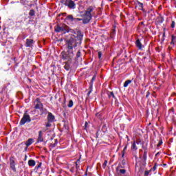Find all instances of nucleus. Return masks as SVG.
Returning <instances> with one entry per match:
<instances>
[{
    "label": "nucleus",
    "mask_w": 176,
    "mask_h": 176,
    "mask_svg": "<svg viewBox=\"0 0 176 176\" xmlns=\"http://www.w3.org/2000/svg\"><path fill=\"white\" fill-rule=\"evenodd\" d=\"M28 150V146H26V147H25V152H27Z\"/></svg>",
    "instance_id": "3c124183"
},
{
    "label": "nucleus",
    "mask_w": 176,
    "mask_h": 176,
    "mask_svg": "<svg viewBox=\"0 0 176 176\" xmlns=\"http://www.w3.org/2000/svg\"><path fill=\"white\" fill-rule=\"evenodd\" d=\"M159 155H160V152H157V153L155 154V157L159 156Z\"/></svg>",
    "instance_id": "603ef678"
},
{
    "label": "nucleus",
    "mask_w": 176,
    "mask_h": 176,
    "mask_svg": "<svg viewBox=\"0 0 176 176\" xmlns=\"http://www.w3.org/2000/svg\"><path fill=\"white\" fill-rule=\"evenodd\" d=\"M157 167V163H155V164H154V166H153V168H151L150 170H151V171H155Z\"/></svg>",
    "instance_id": "473e14b6"
},
{
    "label": "nucleus",
    "mask_w": 176,
    "mask_h": 176,
    "mask_svg": "<svg viewBox=\"0 0 176 176\" xmlns=\"http://www.w3.org/2000/svg\"><path fill=\"white\" fill-rule=\"evenodd\" d=\"M98 58H99V60H102V52H98Z\"/></svg>",
    "instance_id": "7c9ffc66"
},
{
    "label": "nucleus",
    "mask_w": 176,
    "mask_h": 176,
    "mask_svg": "<svg viewBox=\"0 0 176 176\" xmlns=\"http://www.w3.org/2000/svg\"><path fill=\"white\" fill-rule=\"evenodd\" d=\"M33 143H34V139L30 138L28 140V141H26V142L25 143V145H26V146H30V145H32Z\"/></svg>",
    "instance_id": "6ab92c4d"
},
{
    "label": "nucleus",
    "mask_w": 176,
    "mask_h": 176,
    "mask_svg": "<svg viewBox=\"0 0 176 176\" xmlns=\"http://www.w3.org/2000/svg\"><path fill=\"white\" fill-rule=\"evenodd\" d=\"M28 164L30 167H34L35 164H36V162L34 160H30L28 162Z\"/></svg>",
    "instance_id": "f3484780"
},
{
    "label": "nucleus",
    "mask_w": 176,
    "mask_h": 176,
    "mask_svg": "<svg viewBox=\"0 0 176 176\" xmlns=\"http://www.w3.org/2000/svg\"><path fill=\"white\" fill-rule=\"evenodd\" d=\"M140 159H142V155H140Z\"/></svg>",
    "instance_id": "6e6d98bb"
},
{
    "label": "nucleus",
    "mask_w": 176,
    "mask_h": 176,
    "mask_svg": "<svg viewBox=\"0 0 176 176\" xmlns=\"http://www.w3.org/2000/svg\"><path fill=\"white\" fill-rule=\"evenodd\" d=\"M80 32V30L76 31L75 30L72 29L68 25L63 24L62 25H57L55 28V32H63V34L70 33V34H75L78 36V32Z\"/></svg>",
    "instance_id": "f03ea898"
},
{
    "label": "nucleus",
    "mask_w": 176,
    "mask_h": 176,
    "mask_svg": "<svg viewBox=\"0 0 176 176\" xmlns=\"http://www.w3.org/2000/svg\"><path fill=\"white\" fill-rule=\"evenodd\" d=\"M143 149H144V154L142 156V162L144 166H146V159L148 158V148L146 147H142Z\"/></svg>",
    "instance_id": "0eeeda50"
},
{
    "label": "nucleus",
    "mask_w": 176,
    "mask_h": 176,
    "mask_svg": "<svg viewBox=\"0 0 176 176\" xmlns=\"http://www.w3.org/2000/svg\"><path fill=\"white\" fill-rule=\"evenodd\" d=\"M87 126H89V123H87V122H85V129H87Z\"/></svg>",
    "instance_id": "de8ad7c7"
},
{
    "label": "nucleus",
    "mask_w": 176,
    "mask_h": 176,
    "mask_svg": "<svg viewBox=\"0 0 176 176\" xmlns=\"http://www.w3.org/2000/svg\"><path fill=\"white\" fill-rule=\"evenodd\" d=\"M109 2H112L113 0H109Z\"/></svg>",
    "instance_id": "bf43d9fd"
},
{
    "label": "nucleus",
    "mask_w": 176,
    "mask_h": 176,
    "mask_svg": "<svg viewBox=\"0 0 176 176\" xmlns=\"http://www.w3.org/2000/svg\"><path fill=\"white\" fill-rule=\"evenodd\" d=\"M37 142H43V138L42 137V131H38V136L37 138Z\"/></svg>",
    "instance_id": "2eb2a0df"
},
{
    "label": "nucleus",
    "mask_w": 176,
    "mask_h": 176,
    "mask_svg": "<svg viewBox=\"0 0 176 176\" xmlns=\"http://www.w3.org/2000/svg\"><path fill=\"white\" fill-rule=\"evenodd\" d=\"M107 96L110 100H111V98H113L114 100H116V96H115V94H113V91H108Z\"/></svg>",
    "instance_id": "dca6fc26"
},
{
    "label": "nucleus",
    "mask_w": 176,
    "mask_h": 176,
    "mask_svg": "<svg viewBox=\"0 0 176 176\" xmlns=\"http://www.w3.org/2000/svg\"><path fill=\"white\" fill-rule=\"evenodd\" d=\"M85 175H87V173H85Z\"/></svg>",
    "instance_id": "e2e57ef3"
},
{
    "label": "nucleus",
    "mask_w": 176,
    "mask_h": 176,
    "mask_svg": "<svg viewBox=\"0 0 176 176\" xmlns=\"http://www.w3.org/2000/svg\"><path fill=\"white\" fill-rule=\"evenodd\" d=\"M140 24H142V25H145L144 24V22H141Z\"/></svg>",
    "instance_id": "5fc2aeb1"
},
{
    "label": "nucleus",
    "mask_w": 176,
    "mask_h": 176,
    "mask_svg": "<svg viewBox=\"0 0 176 176\" xmlns=\"http://www.w3.org/2000/svg\"><path fill=\"white\" fill-rule=\"evenodd\" d=\"M138 5L139 6V10H142V12H145V10H144V3L138 1Z\"/></svg>",
    "instance_id": "412c9836"
},
{
    "label": "nucleus",
    "mask_w": 176,
    "mask_h": 176,
    "mask_svg": "<svg viewBox=\"0 0 176 176\" xmlns=\"http://www.w3.org/2000/svg\"><path fill=\"white\" fill-rule=\"evenodd\" d=\"M93 91V87L91 88V87H89V91H88V93L87 94V95L88 96H90V94H91V92Z\"/></svg>",
    "instance_id": "58836bf2"
},
{
    "label": "nucleus",
    "mask_w": 176,
    "mask_h": 176,
    "mask_svg": "<svg viewBox=\"0 0 176 176\" xmlns=\"http://www.w3.org/2000/svg\"><path fill=\"white\" fill-rule=\"evenodd\" d=\"M119 173H120V174H122L123 175H124V174H126V170L125 169H120Z\"/></svg>",
    "instance_id": "c9c22d12"
},
{
    "label": "nucleus",
    "mask_w": 176,
    "mask_h": 176,
    "mask_svg": "<svg viewBox=\"0 0 176 176\" xmlns=\"http://www.w3.org/2000/svg\"><path fill=\"white\" fill-rule=\"evenodd\" d=\"M34 43H35L34 39L27 38L25 46V47H31L32 49L34 47Z\"/></svg>",
    "instance_id": "9d476101"
},
{
    "label": "nucleus",
    "mask_w": 176,
    "mask_h": 176,
    "mask_svg": "<svg viewBox=\"0 0 176 176\" xmlns=\"http://www.w3.org/2000/svg\"><path fill=\"white\" fill-rule=\"evenodd\" d=\"M162 144H163V140L161 139L158 144H157V146L159 148V146H160Z\"/></svg>",
    "instance_id": "37998d69"
},
{
    "label": "nucleus",
    "mask_w": 176,
    "mask_h": 176,
    "mask_svg": "<svg viewBox=\"0 0 176 176\" xmlns=\"http://www.w3.org/2000/svg\"><path fill=\"white\" fill-rule=\"evenodd\" d=\"M68 2V0H60V3H63V5H65V6H66L67 3Z\"/></svg>",
    "instance_id": "e433bc0d"
},
{
    "label": "nucleus",
    "mask_w": 176,
    "mask_h": 176,
    "mask_svg": "<svg viewBox=\"0 0 176 176\" xmlns=\"http://www.w3.org/2000/svg\"><path fill=\"white\" fill-rule=\"evenodd\" d=\"M135 46L136 47H138V49H139V50H142V47H144V46L142 45V43H141V40H140V38H138L136 40Z\"/></svg>",
    "instance_id": "ddd939ff"
},
{
    "label": "nucleus",
    "mask_w": 176,
    "mask_h": 176,
    "mask_svg": "<svg viewBox=\"0 0 176 176\" xmlns=\"http://www.w3.org/2000/svg\"><path fill=\"white\" fill-rule=\"evenodd\" d=\"M107 164H108V161L107 160H104V162L102 164L103 168H105V167H107Z\"/></svg>",
    "instance_id": "ea45409f"
},
{
    "label": "nucleus",
    "mask_w": 176,
    "mask_h": 176,
    "mask_svg": "<svg viewBox=\"0 0 176 176\" xmlns=\"http://www.w3.org/2000/svg\"><path fill=\"white\" fill-rule=\"evenodd\" d=\"M81 57H82V51L79 50L76 54L75 60L78 61V60H79Z\"/></svg>",
    "instance_id": "4468645a"
},
{
    "label": "nucleus",
    "mask_w": 176,
    "mask_h": 176,
    "mask_svg": "<svg viewBox=\"0 0 176 176\" xmlns=\"http://www.w3.org/2000/svg\"><path fill=\"white\" fill-rule=\"evenodd\" d=\"M54 119H56V117H54V115L51 112H48V116L47 117V122H54Z\"/></svg>",
    "instance_id": "f8f14e48"
},
{
    "label": "nucleus",
    "mask_w": 176,
    "mask_h": 176,
    "mask_svg": "<svg viewBox=\"0 0 176 176\" xmlns=\"http://www.w3.org/2000/svg\"><path fill=\"white\" fill-rule=\"evenodd\" d=\"M24 144L21 143V144H19V146H20V145H23Z\"/></svg>",
    "instance_id": "4d7b16f0"
},
{
    "label": "nucleus",
    "mask_w": 176,
    "mask_h": 176,
    "mask_svg": "<svg viewBox=\"0 0 176 176\" xmlns=\"http://www.w3.org/2000/svg\"><path fill=\"white\" fill-rule=\"evenodd\" d=\"M137 144L138 145V142L134 141L131 146L132 151H137V149H138V147H137Z\"/></svg>",
    "instance_id": "a211bd4d"
},
{
    "label": "nucleus",
    "mask_w": 176,
    "mask_h": 176,
    "mask_svg": "<svg viewBox=\"0 0 176 176\" xmlns=\"http://www.w3.org/2000/svg\"><path fill=\"white\" fill-rule=\"evenodd\" d=\"M60 16H67V12L60 14Z\"/></svg>",
    "instance_id": "09e8293b"
},
{
    "label": "nucleus",
    "mask_w": 176,
    "mask_h": 176,
    "mask_svg": "<svg viewBox=\"0 0 176 176\" xmlns=\"http://www.w3.org/2000/svg\"><path fill=\"white\" fill-rule=\"evenodd\" d=\"M93 12H94V8L89 6L83 14V24H89L90 20L93 19Z\"/></svg>",
    "instance_id": "7ed1b4c3"
},
{
    "label": "nucleus",
    "mask_w": 176,
    "mask_h": 176,
    "mask_svg": "<svg viewBox=\"0 0 176 176\" xmlns=\"http://www.w3.org/2000/svg\"><path fill=\"white\" fill-rule=\"evenodd\" d=\"M26 123H31V117L28 113H25L19 122V124L20 126H24V124Z\"/></svg>",
    "instance_id": "20e7f679"
},
{
    "label": "nucleus",
    "mask_w": 176,
    "mask_h": 176,
    "mask_svg": "<svg viewBox=\"0 0 176 176\" xmlns=\"http://www.w3.org/2000/svg\"><path fill=\"white\" fill-rule=\"evenodd\" d=\"M149 96H151V92H149V91H148L146 92V98H149Z\"/></svg>",
    "instance_id": "a18cd8bd"
},
{
    "label": "nucleus",
    "mask_w": 176,
    "mask_h": 176,
    "mask_svg": "<svg viewBox=\"0 0 176 176\" xmlns=\"http://www.w3.org/2000/svg\"><path fill=\"white\" fill-rule=\"evenodd\" d=\"M100 115H101V114L99 113H98L96 114V116H100Z\"/></svg>",
    "instance_id": "864d4df0"
},
{
    "label": "nucleus",
    "mask_w": 176,
    "mask_h": 176,
    "mask_svg": "<svg viewBox=\"0 0 176 176\" xmlns=\"http://www.w3.org/2000/svg\"><path fill=\"white\" fill-rule=\"evenodd\" d=\"M42 166V162H39L37 166H35V170H38Z\"/></svg>",
    "instance_id": "2f4dec72"
},
{
    "label": "nucleus",
    "mask_w": 176,
    "mask_h": 176,
    "mask_svg": "<svg viewBox=\"0 0 176 176\" xmlns=\"http://www.w3.org/2000/svg\"><path fill=\"white\" fill-rule=\"evenodd\" d=\"M133 80H134V78H132V80H126L124 83V87H127Z\"/></svg>",
    "instance_id": "aec40b11"
},
{
    "label": "nucleus",
    "mask_w": 176,
    "mask_h": 176,
    "mask_svg": "<svg viewBox=\"0 0 176 176\" xmlns=\"http://www.w3.org/2000/svg\"><path fill=\"white\" fill-rule=\"evenodd\" d=\"M108 131V128L106 124H103L101 130L98 131L96 133V138H98L99 137H103L104 133Z\"/></svg>",
    "instance_id": "39448f33"
},
{
    "label": "nucleus",
    "mask_w": 176,
    "mask_h": 176,
    "mask_svg": "<svg viewBox=\"0 0 176 176\" xmlns=\"http://www.w3.org/2000/svg\"><path fill=\"white\" fill-rule=\"evenodd\" d=\"M78 21H82V23H83V19L74 18V23H78Z\"/></svg>",
    "instance_id": "c756f323"
},
{
    "label": "nucleus",
    "mask_w": 176,
    "mask_h": 176,
    "mask_svg": "<svg viewBox=\"0 0 176 176\" xmlns=\"http://www.w3.org/2000/svg\"><path fill=\"white\" fill-rule=\"evenodd\" d=\"M66 1H68V0H66Z\"/></svg>",
    "instance_id": "69168bd1"
},
{
    "label": "nucleus",
    "mask_w": 176,
    "mask_h": 176,
    "mask_svg": "<svg viewBox=\"0 0 176 176\" xmlns=\"http://www.w3.org/2000/svg\"><path fill=\"white\" fill-rule=\"evenodd\" d=\"M65 21L67 23V24H74V23H75V18L73 15H67L65 19Z\"/></svg>",
    "instance_id": "6e6552de"
},
{
    "label": "nucleus",
    "mask_w": 176,
    "mask_h": 176,
    "mask_svg": "<svg viewBox=\"0 0 176 176\" xmlns=\"http://www.w3.org/2000/svg\"><path fill=\"white\" fill-rule=\"evenodd\" d=\"M171 28H175V21H172V23L170 25Z\"/></svg>",
    "instance_id": "79ce46f5"
},
{
    "label": "nucleus",
    "mask_w": 176,
    "mask_h": 176,
    "mask_svg": "<svg viewBox=\"0 0 176 176\" xmlns=\"http://www.w3.org/2000/svg\"><path fill=\"white\" fill-rule=\"evenodd\" d=\"M126 165V160H122L121 164L119 166L120 168H124V166Z\"/></svg>",
    "instance_id": "a878e982"
},
{
    "label": "nucleus",
    "mask_w": 176,
    "mask_h": 176,
    "mask_svg": "<svg viewBox=\"0 0 176 176\" xmlns=\"http://www.w3.org/2000/svg\"><path fill=\"white\" fill-rule=\"evenodd\" d=\"M68 108H72L74 107V101L72 100H70L69 101V104H67Z\"/></svg>",
    "instance_id": "bb28decb"
},
{
    "label": "nucleus",
    "mask_w": 176,
    "mask_h": 176,
    "mask_svg": "<svg viewBox=\"0 0 176 176\" xmlns=\"http://www.w3.org/2000/svg\"><path fill=\"white\" fill-rule=\"evenodd\" d=\"M169 112L171 113H173V115H174V112H175V111H174V108H171L170 110H169Z\"/></svg>",
    "instance_id": "49530a36"
},
{
    "label": "nucleus",
    "mask_w": 176,
    "mask_h": 176,
    "mask_svg": "<svg viewBox=\"0 0 176 176\" xmlns=\"http://www.w3.org/2000/svg\"><path fill=\"white\" fill-rule=\"evenodd\" d=\"M29 16H35V10H30V12H29Z\"/></svg>",
    "instance_id": "c85d7f7f"
},
{
    "label": "nucleus",
    "mask_w": 176,
    "mask_h": 176,
    "mask_svg": "<svg viewBox=\"0 0 176 176\" xmlns=\"http://www.w3.org/2000/svg\"><path fill=\"white\" fill-rule=\"evenodd\" d=\"M68 125H67V124L65 122H64L63 124V130H66L67 131H68Z\"/></svg>",
    "instance_id": "72a5a7b5"
},
{
    "label": "nucleus",
    "mask_w": 176,
    "mask_h": 176,
    "mask_svg": "<svg viewBox=\"0 0 176 176\" xmlns=\"http://www.w3.org/2000/svg\"><path fill=\"white\" fill-rule=\"evenodd\" d=\"M82 41H83V34H82L80 32H77V36H75V34H71L70 38L65 41L67 52L63 51L60 53V58H62L63 61H66L64 65V69L66 71L71 69L72 58H74V56H75L74 49L78 47L79 45H82Z\"/></svg>",
    "instance_id": "f257e3e1"
},
{
    "label": "nucleus",
    "mask_w": 176,
    "mask_h": 176,
    "mask_svg": "<svg viewBox=\"0 0 176 176\" xmlns=\"http://www.w3.org/2000/svg\"><path fill=\"white\" fill-rule=\"evenodd\" d=\"M34 109H41L42 107H43V104L41 102V99L39 98H37L34 101Z\"/></svg>",
    "instance_id": "1a4fd4ad"
},
{
    "label": "nucleus",
    "mask_w": 176,
    "mask_h": 176,
    "mask_svg": "<svg viewBox=\"0 0 176 176\" xmlns=\"http://www.w3.org/2000/svg\"><path fill=\"white\" fill-rule=\"evenodd\" d=\"M51 123H52V122L47 121V122L45 124V127H52V124Z\"/></svg>",
    "instance_id": "4c0bfd02"
},
{
    "label": "nucleus",
    "mask_w": 176,
    "mask_h": 176,
    "mask_svg": "<svg viewBox=\"0 0 176 176\" xmlns=\"http://www.w3.org/2000/svg\"><path fill=\"white\" fill-rule=\"evenodd\" d=\"M41 113L43 115V113H47V110L42 109Z\"/></svg>",
    "instance_id": "c03bdc74"
},
{
    "label": "nucleus",
    "mask_w": 176,
    "mask_h": 176,
    "mask_svg": "<svg viewBox=\"0 0 176 176\" xmlns=\"http://www.w3.org/2000/svg\"><path fill=\"white\" fill-rule=\"evenodd\" d=\"M66 6H67L69 9H76V4L75 3V1L72 0H68Z\"/></svg>",
    "instance_id": "9b49d317"
},
{
    "label": "nucleus",
    "mask_w": 176,
    "mask_h": 176,
    "mask_svg": "<svg viewBox=\"0 0 176 176\" xmlns=\"http://www.w3.org/2000/svg\"><path fill=\"white\" fill-rule=\"evenodd\" d=\"M152 171V170H146L145 172H144V175L145 176H148V175H149V173H151Z\"/></svg>",
    "instance_id": "a19ab883"
},
{
    "label": "nucleus",
    "mask_w": 176,
    "mask_h": 176,
    "mask_svg": "<svg viewBox=\"0 0 176 176\" xmlns=\"http://www.w3.org/2000/svg\"><path fill=\"white\" fill-rule=\"evenodd\" d=\"M65 100H66V99L65 98V99H64V102H65Z\"/></svg>",
    "instance_id": "052dcab7"
},
{
    "label": "nucleus",
    "mask_w": 176,
    "mask_h": 176,
    "mask_svg": "<svg viewBox=\"0 0 176 176\" xmlns=\"http://www.w3.org/2000/svg\"><path fill=\"white\" fill-rule=\"evenodd\" d=\"M75 163H76V170L78 171L80 170V166L78 164V163H80V160H77V161Z\"/></svg>",
    "instance_id": "393cba45"
},
{
    "label": "nucleus",
    "mask_w": 176,
    "mask_h": 176,
    "mask_svg": "<svg viewBox=\"0 0 176 176\" xmlns=\"http://www.w3.org/2000/svg\"><path fill=\"white\" fill-rule=\"evenodd\" d=\"M164 21V19L163 18V16H161L160 18L157 19V24H163V22Z\"/></svg>",
    "instance_id": "5701e85b"
},
{
    "label": "nucleus",
    "mask_w": 176,
    "mask_h": 176,
    "mask_svg": "<svg viewBox=\"0 0 176 176\" xmlns=\"http://www.w3.org/2000/svg\"><path fill=\"white\" fill-rule=\"evenodd\" d=\"M70 171H71L72 173H74V170H73L72 169H71Z\"/></svg>",
    "instance_id": "13d9d810"
},
{
    "label": "nucleus",
    "mask_w": 176,
    "mask_h": 176,
    "mask_svg": "<svg viewBox=\"0 0 176 176\" xmlns=\"http://www.w3.org/2000/svg\"><path fill=\"white\" fill-rule=\"evenodd\" d=\"M175 41H176V36L174 35H172L170 45H173V46H174L175 45Z\"/></svg>",
    "instance_id": "b1692460"
},
{
    "label": "nucleus",
    "mask_w": 176,
    "mask_h": 176,
    "mask_svg": "<svg viewBox=\"0 0 176 176\" xmlns=\"http://www.w3.org/2000/svg\"><path fill=\"white\" fill-rule=\"evenodd\" d=\"M57 144H58V140L57 139L54 140V143L51 144V146L52 148H55V146H57Z\"/></svg>",
    "instance_id": "cd10ccee"
},
{
    "label": "nucleus",
    "mask_w": 176,
    "mask_h": 176,
    "mask_svg": "<svg viewBox=\"0 0 176 176\" xmlns=\"http://www.w3.org/2000/svg\"><path fill=\"white\" fill-rule=\"evenodd\" d=\"M10 167L14 171V173H16V162L14 161V157H11L10 158Z\"/></svg>",
    "instance_id": "423d86ee"
},
{
    "label": "nucleus",
    "mask_w": 176,
    "mask_h": 176,
    "mask_svg": "<svg viewBox=\"0 0 176 176\" xmlns=\"http://www.w3.org/2000/svg\"><path fill=\"white\" fill-rule=\"evenodd\" d=\"M94 80H96V75H94L92 77V78H91V81L89 82V87H91V89L93 87V85L94 83Z\"/></svg>",
    "instance_id": "4be33fe9"
},
{
    "label": "nucleus",
    "mask_w": 176,
    "mask_h": 176,
    "mask_svg": "<svg viewBox=\"0 0 176 176\" xmlns=\"http://www.w3.org/2000/svg\"><path fill=\"white\" fill-rule=\"evenodd\" d=\"M164 166H167V164H164Z\"/></svg>",
    "instance_id": "680f3d73"
},
{
    "label": "nucleus",
    "mask_w": 176,
    "mask_h": 176,
    "mask_svg": "<svg viewBox=\"0 0 176 176\" xmlns=\"http://www.w3.org/2000/svg\"><path fill=\"white\" fill-rule=\"evenodd\" d=\"M127 149V146H125L123 151H122V157H124V153H126V150Z\"/></svg>",
    "instance_id": "f704fd0d"
},
{
    "label": "nucleus",
    "mask_w": 176,
    "mask_h": 176,
    "mask_svg": "<svg viewBox=\"0 0 176 176\" xmlns=\"http://www.w3.org/2000/svg\"><path fill=\"white\" fill-rule=\"evenodd\" d=\"M134 82L135 83V80H134Z\"/></svg>",
    "instance_id": "0e129e2a"
},
{
    "label": "nucleus",
    "mask_w": 176,
    "mask_h": 176,
    "mask_svg": "<svg viewBox=\"0 0 176 176\" xmlns=\"http://www.w3.org/2000/svg\"><path fill=\"white\" fill-rule=\"evenodd\" d=\"M28 157V156H27V155H25V158H24V161L25 162V160H27V158Z\"/></svg>",
    "instance_id": "8fccbe9b"
}]
</instances>
